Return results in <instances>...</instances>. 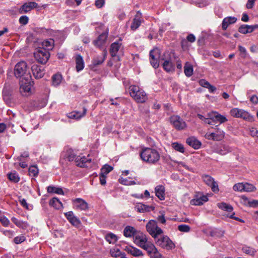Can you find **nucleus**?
Segmentation results:
<instances>
[{"instance_id": "1", "label": "nucleus", "mask_w": 258, "mask_h": 258, "mask_svg": "<svg viewBox=\"0 0 258 258\" xmlns=\"http://www.w3.org/2000/svg\"><path fill=\"white\" fill-rule=\"evenodd\" d=\"M134 242L140 247L146 250L151 256L157 254L158 251L155 245L148 240L147 236L141 231H138L134 238Z\"/></svg>"}, {"instance_id": "2", "label": "nucleus", "mask_w": 258, "mask_h": 258, "mask_svg": "<svg viewBox=\"0 0 258 258\" xmlns=\"http://www.w3.org/2000/svg\"><path fill=\"white\" fill-rule=\"evenodd\" d=\"M140 156L144 161L150 164L156 163L160 158L159 152L151 148H143L140 152Z\"/></svg>"}, {"instance_id": "3", "label": "nucleus", "mask_w": 258, "mask_h": 258, "mask_svg": "<svg viewBox=\"0 0 258 258\" xmlns=\"http://www.w3.org/2000/svg\"><path fill=\"white\" fill-rule=\"evenodd\" d=\"M129 91L131 97L138 103H144L147 99L146 93L137 86H131Z\"/></svg>"}, {"instance_id": "4", "label": "nucleus", "mask_w": 258, "mask_h": 258, "mask_svg": "<svg viewBox=\"0 0 258 258\" xmlns=\"http://www.w3.org/2000/svg\"><path fill=\"white\" fill-rule=\"evenodd\" d=\"M14 74L17 78H20L21 80L25 77L30 78L28 67L26 62L24 61H21L17 63L14 69Z\"/></svg>"}, {"instance_id": "5", "label": "nucleus", "mask_w": 258, "mask_h": 258, "mask_svg": "<svg viewBox=\"0 0 258 258\" xmlns=\"http://www.w3.org/2000/svg\"><path fill=\"white\" fill-rule=\"evenodd\" d=\"M230 115L236 118H241L248 121H252L253 117L248 112L238 108H234L230 111Z\"/></svg>"}, {"instance_id": "6", "label": "nucleus", "mask_w": 258, "mask_h": 258, "mask_svg": "<svg viewBox=\"0 0 258 258\" xmlns=\"http://www.w3.org/2000/svg\"><path fill=\"white\" fill-rule=\"evenodd\" d=\"M147 231L155 239L163 233V230L158 226L156 221L150 220L146 225Z\"/></svg>"}, {"instance_id": "7", "label": "nucleus", "mask_w": 258, "mask_h": 258, "mask_svg": "<svg viewBox=\"0 0 258 258\" xmlns=\"http://www.w3.org/2000/svg\"><path fill=\"white\" fill-rule=\"evenodd\" d=\"M34 55L38 62L44 64L48 61L50 53L44 48L39 47L35 50Z\"/></svg>"}, {"instance_id": "8", "label": "nucleus", "mask_w": 258, "mask_h": 258, "mask_svg": "<svg viewBox=\"0 0 258 258\" xmlns=\"http://www.w3.org/2000/svg\"><path fill=\"white\" fill-rule=\"evenodd\" d=\"M20 92L23 96H28L31 93L30 78H22L20 81Z\"/></svg>"}, {"instance_id": "9", "label": "nucleus", "mask_w": 258, "mask_h": 258, "mask_svg": "<svg viewBox=\"0 0 258 258\" xmlns=\"http://www.w3.org/2000/svg\"><path fill=\"white\" fill-rule=\"evenodd\" d=\"M156 243L162 248L167 249H172L175 246L173 241L167 236L158 238L156 240Z\"/></svg>"}, {"instance_id": "10", "label": "nucleus", "mask_w": 258, "mask_h": 258, "mask_svg": "<svg viewBox=\"0 0 258 258\" xmlns=\"http://www.w3.org/2000/svg\"><path fill=\"white\" fill-rule=\"evenodd\" d=\"M207 116L210 117L212 121L211 125H214L216 123L221 124L228 121L227 118L216 111H212L208 113Z\"/></svg>"}, {"instance_id": "11", "label": "nucleus", "mask_w": 258, "mask_h": 258, "mask_svg": "<svg viewBox=\"0 0 258 258\" xmlns=\"http://www.w3.org/2000/svg\"><path fill=\"white\" fill-rule=\"evenodd\" d=\"M170 122L178 130H182L186 127V124L179 116L173 115L170 117Z\"/></svg>"}, {"instance_id": "12", "label": "nucleus", "mask_w": 258, "mask_h": 258, "mask_svg": "<svg viewBox=\"0 0 258 258\" xmlns=\"http://www.w3.org/2000/svg\"><path fill=\"white\" fill-rule=\"evenodd\" d=\"M110 53L112 57L117 56L123 54V47L120 42H115L110 46Z\"/></svg>"}, {"instance_id": "13", "label": "nucleus", "mask_w": 258, "mask_h": 258, "mask_svg": "<svg viewBox=\"0 0 258 258\" xmlns=\"http://www.w3.org/2000/svg\"><path fill=\"white\" fill-rule=\"evenodd\" d=\"M160 50L157 48H155L150 51V63L154 68H157L159 66L158 59L160 56Z\"/></svg>"}, {"instance_id": "14", "label": "nucleus", "mask_w": 258, "mask_h": 258, "mask_svg": "<svg viewBox=\"0 0 258 258\" xmlns=\"http://www.w3.org/2000/svg\"><path fill=\"white\" fill-rule=\"evenodd\" d=\"M202 178L204 182L211 187L213 191L216 192L219 191L218 184L215 181L213 177L208 175H204L203 176Z\"/></svg>"}, {"instance_id": "15", "label": "nucleus", "mask_w": 258, "mask_h": 258, "mask_svg": "<svg viewBox=\"0 0 258 258\" xmlns=\"http://www.w3.org/2000/svg\"><path fill=\"white\" fill-rule=\"evenodd\" d=\"M208 201V198L207 196L202 193H198L195 195L194 198L192 199L190 203L192 205L200 206Z\"/></svg>"}, {"instance_id": "16", "label": "nucleus", "mask_w": 258, "mask_h": 258, "mask_svg": "<svg viewBox=\"0 0 258 258\" xmlns=\"http://www.w3.org/2000/svg\"><path fill=\"white\" fill-rule=\"evenodd\" d=\"M74 209L80 211H86L88 209V203L83 199L77 198L73 201Z\"/></svg>"}, {"instance_id": "17", "label": "nucleus", "mask_w": 258, "mask_h": 258, "mask_svg": "<svg viewBox=\"0 0 258 258\" xmlns=\"http://www.w3.org/2000/svg\"><path fill=\"white\" fill-rule=\"evenodd\" d=\"M143 21L144 20L142 18L141 13L138 11L133 20L131 25V30L133 31L137 30Z\"/></svg>"}, {"instance_id": "18", "label": "nucleus", "mask_w": 258, "mask_h": 258, "mask_svg": "<svg viewBox=\"0 0 258 258\" xmlns=\"http://www.w3.org/2000/svg\"><path fill=\"white\" fill-rule=\"evenodd\" d=\"M31 70L33 76L36 79L41 78L45 74L43 67L36 64H34L32 66Z\"/></svg>"}, {"instance_id": "19", "label": "nucleus", "mask_w": 258, "mask_h": 258, "mask_svg": "<svg viewBox=\"0 0 258 258\" xmlns=\"http://www.w3.org/2000/svg\"><path fill=\"white\" fill-rule=\"evenodd\" d=\"M91 162V159L85 156H78L75 158V163L77 166L80 167H86Z\"/></svg>"}, {"instance_id": "20", "label": "nucleus", "mask_w": 258, "mask_h": 258, "mask_svg": "<svg viewBox=\"0 0 258 258\" xmlns=\"http://www.w3.org/2000/svg\"><path fill=\"white\" fill-rule=\"evenodd\" d=\"M38 4L34 2L26 3L19 9L20 14L27 13L37 7Z\"/></svg>"}, {"instance_id": "21", "label": "nucleus", "mask_w": 258, "mask_h": 258, "mask_svg": "<svg viewBox=\"0 0 258 258\" xmlns=\"http://www.w3.org/2000/svg\"><path fill=\"white\" fill-rule=\"evenodd\" d=\"M256 29H258V25H248L243 24L239 27L238 31L240 33L245 34L252 32Z\"/></svg>"}, {"instance_id": "22", "label": "nucleus", "mask_w": 258, "mask_h": 258, "mask_svg": "<svg viewBox=\"0 0 258 258\" xmlns=\"http://www.w3.org/2000/svg\"><path fill=\"white\" fill-rule=\"evenodd\" d=\"M64 214L67 219L73 226H78L80 224L81 222L80 220L74 216L72 211H69Z\"/></svg>"}, {"instance_id": "23", "label": "nucleus", "mask_w": 258, "mask_h": 258, "mask_svg": "<svg viewBox=\"0 0 258 258\" xmlns=\"http://www.w3.org/2000/svg\"><path fill=\"white\" fill-rule=\"evenodd\" d=\"M124 250L134 256H140L144 255L140 249L131 245L125 246Z\"/></svg>"}, {"instance_id": "24", "label": "nucleus", "mask_w": 258, "mask_h": 258, "mask_svg": "<svg viewBox=\"0 0 258 258\" xmlns=\"http://www.w3.org/2000/svg\"><path fill=\"white\" fill-rule=\"evenodd\" d=\"M107 55V51L104 50L101 55L95 56L92 60V64L96 66L101 64L104 61Z\"/></svg>"}, {"instance_id": "25", "label": "nucleus", "mask_w": 258, "mask_h": 258, "mask_svg": "<svg viewBox=\"0 0 258 258\" xmlns=\"http://www.w3.org/2000/svg\"><path fill=\"white\" fill-rule=\"evenodd\" d=\"M87 109L83 108V111L82 112H80L79 111H73L72 112L69 113L67 114V116L68 118L70 119L79 120L85 115Z\"/></svg>"}, {"instance_id": "26", "label": "nucleus", "mask_w": 258, "mask_h": 258, "mask_svg": "<svg viewBox=\"0 0 258 258\" xmlns=\"http://www.w3.org/2000/svg\"><path fill=\"white\" fill-rule=\"evenodd\" d=\"M237 18L235 17H227L225 18L222 23V29L225 30L228 26L235 23L237 21Z\"/></svg>"}, {"instance_id": "27", "label": "nucleus", "mask_w": 258, "mask_h": 258, "mask_svg": "<svg viewBox=\"0 0 258 258\" xmlns=\"http://www.w3.org/2000/svg\"><path fill=\"white\" fill-rule=\"evenodd\" d=\"M232 149L228 145L221 144L219 145L216 149V153L222 155H225L227 153L231 152Z\"/></svg>"}, {"instance_id": "28", "label": "nucleus", "mask_w": 258, "mask_h": 258, "mask_svg": "<svg viewBox=\"0 0 258 258\" xmlns=\"http://www.w3.org/2000/svg\"><path fill=\"white\" fill-rule=\"evenodd\" d=\"M135 209L139 212L145 213L154 210V208L142 203H138L136 205Z\"/></svg>"}, {"instance_id": "29", "label": "nucleus", "mask_w": 258, "mask_h": 258, "mask_svg": "<svg viewBox=\"0 0 258 258\" xmlns=\"http://www.w3.org/2000/svg\"><path fill=\"white\" fill-rule=\"evenodd\" d=\"M186 143L195 149H199L201 146V142L194 137L187 138Z\"/></svg>"}, {"instance_id": "30", "label": "nucleus", "mask_w": 258, "mask_h": 258, "mask_svg": "<svg viewBox=\"0 0 258 258\" xmlns=\"http://www.w3.org/2000/svg\"><path fill=\"white\" fill-rule=\"evenodd\" d=\"M76 68L78 72H79L84 68V62L82 56L78 54L75 57Z\"/></svg>"}, {"instance_id": "31", "label": "nucleus", "mask_w": 258, "mask_h": 258, "mask_svg": "<svg viewBox=\"0 0 258 258\" xmlns=\"http://www.w3.org/2000/svg\"><path fill=\"white\" fill-rule=\"evenodd\" d=\"M138 231L133 227L127 226L124 229L123 235L126 237L130 238L133 237L134 238Z\"/></svg>"}, {"instance_id": "32", "label": "nucleus", "mask_w": 258, "mask_h": 258, "mask_svg": "<svg viewBox=\"0 0 258 258\" xmlns=\"http://www.w3.org/2000/svg\"><path fill=\"white\" fill-rule=\"evenodd\" d=\"M156 196L160 200L165 199V188L162 185H158L155 187Z\"/></svg>"}, {"instance_id": "33", "label": "nucleus", "mask_w": 258, "mask_h": 258, "mask_svg": "<svg viewBox=\"0 0 258 258\" xmlns=\"http://www.w3.org/2000/svg\"><path fill=\"white\" fill-rule=\"evenodd\" d=\"M108 36V33L106 32L103 33L100 35L97 39L94 41V43L98 47H100L106 41Z\"/></svg>"}, {"instance_id": "34", "label": "nucleus", "mask_w": 258, "mask_h": 258, "mask_svg": "<svg viewBox=\"0 0 258 258\" xmlns=\"http://www.w3.org/2000/svg\"><path fill=\"white\" fill-rule=\"evenodd\" d=\"M162 66L167 72H172L174 70V65L171 62L170 59L167 58L164 60V61L162 63Z\"/></svg>"}, {"instance_id": "35", "label": "nucleus", "mask_w": 258, "mask_h": 258, "mask_svg": "<svg viewBox=\"0 0 258 258\" xmlns=\"http://www.w3.org/2000/svg\"><path fill=\"white\" fill-rule=\"evenodd\" d=\"M49 205L57 210L61 209L63 207L62 203L56 198L51 199L49 201Z\"/></svg>"}, {"instance_id": "36", "label": "nucleus", "mask_w": 258, "mask_h": 258, "mask_svg": "<svg viewBox=\"0 0 258 258\" xmlns=\"http://www.w3.org/2000/svg\"><path fill=\"white\" fill-rule=\"evenodd\" d=\"M54 40L52 39L44 40L42 43V48H44L46 50L49 51L52 50L54 46Z\"/></svg>"}, {"instance_id": "37", "label": "nucleus", "mask_w": 258, "mask_h": 258, "mask_svg": "<svg viewBox=\"0 0 258 258\" xmlns=\"http://www.w3.org/2000/svg\"><path fill=\"white\" fill-rule=\"evenodd\" d=\"M8 177L9 179L14 183H17L20 181V178L16 171H12L8 173Z\"/></svg>"}, {"instance_id": "38", "label": "nucleus", "mask_w": 258, "mask_h": 258, "mask_svg": "<svg viewBox=\"0 0 258 258\" xmlns=\"http://www.w3.org/2000/svg\"><path fill=\"white\" fill-rule=\"evenodd\" d=\"M218 207L229 213H230L233 211V208L232 206L225 203H220L217 204Z\"/></svg>"}, {"instance_id": "39", "label": "nucleus", "mask_w": 258, "mask_h": 258, "mask_svg": "<svg viewBox=\"0 0 258 258\" xmlns=\"http://www.w3.org/2000/svg\"><path fill=\"white\" fill-rule=\"evenodd\" d=\"M62 80L60 74H57L54 75L52 78V84L54 87H57L60 85Z\"/></svg>"}, {"instance_id": "40", "label": "nucleus", "mask_w": 258, "mask_h": 258, "mask_svg": "<svg viewBox=\"0 0 258 258\" xmlns=\"http://www.w3.org/2000/svg\"><path fill=\"white\" fill-rule=\"evenodd\" d=\"M47 191L49 193H55L58 195H63L64 192L60 187H54L53 186H49L47 187Z\"/></svg>"}, {"instance_id": "41", "label": "nucleus", "mask_w": 258, "mask_h": 258, "mask_svg": "<svg viewBox=\"0 0 258 258\" xmlns=\"http://www.w3.org/2000/svg\"><path fill=\"white\" fill-rule=\"evenodd\" d=\"M11 220L14 223H15L16 225L20 228L25 229L28 226V224L26 222L20 221L15 217H12Z\"/></svg>"}, {"instance_id": "42", "label": "nucleus", "mask_w": 258, "mask_h": 258, "mask_svg": "<svg viewBox=\"0 0 258 258\" xmlns=\"http://www.w3.org/2000/svg\"><path fill=\"white\" fill-rule=\"evenodd\" d=\"M171 146L176 151L179 152L181 153H184L185 152V149L183 145L178 142L172 143Z\"/></svg>"}, {"instance_id": "43", "label": "nucleus", "mask_w": 258, "mask_h": 258, "mask_svg": "<svg viewBox=\"0 0 258 258\" xmlns=\"http://www.w3.org/2000/svg\"><path fill=\"white\" fill-rule=\"evenodd\" d=\"M184 74L186 76L189 77L193 74V67L192 65L186 62L184 67Z\"/></svg>"}, {"instance_id": "44", "label": "nucleus", "mask_w": 258, "mask_h": 258, "mask_svg": "<svg viewBox=\"0 0 258 258\" xmlns=\"http://www.w3.org/2000/svg\"><path fill=\"white\" fill-rule=\"evenodd\" d=\"M119 182L120 183L125 185H132L139 184V182H137L134 180H129L127 178H124L123 177L119 178Z\"/></svg>"}, {"instance_id": "45", "label": "nucleus", "mask_w": 258, "mask_h": 258, "mask_svg": "<svg viewBox=\"0 0 258 258\" xmlns=\"http://www.w3.org/2000/svg\"><path fill=\"white\" fill-rule=\"evenodd\" d=\"M106 240L110 243H114L117 240V237L113 233H108L106 235Z\"/></svg>"}, {"instance_id": "46", "label": "nucleus", "mask_w": 258, "mask_h": 258, "mask_svg": "<svg viewBox=\"0 0 258 258\" xmlns=\"http://www.w3.org/2000/svg\"><path fill=\"white\" fill-rule=\"evenodd\" d=\"M112 167L107 164H105L101 169L100 174L106 176L109 172L112 170Z\"/></svg>"}, {"instance_id": "47", "label": "nucleus", "mask_w": 258, "mask_h": 258, "mask_svg": "<svg viewBox=\"0 0 258 258\" xmlns=\"http://www.w3.org/2000/svg\"><path fill=\"white\" fill-rule=\"evenodd\" d=\"M242 251L244 253L250 255H253L255 252V250L253 248L248 246H244L242 248Z\"/></svg>"}, {"instance_id": "48", "label": "nucleus", "mask_w": 258, "mask_h": 258, "mask_svg": "<svg viewBox=\"0 0 258 258\" xmlns=\"http://www.w3.org/2000/svg\"><path fill=\"white\" fill-rule=\"evenodd\" d=\"M110 254L112 256L117 258L122 254V252L117 248H113L110 249Z\"/></svg>"}, {"instance_id": "49", "label": "nucleus", "mask_w": 258, "mask_h": 258, "mask_svg": "<svg viewBox=\"0 0 258 258\" xmlns=\"http://www.w3.org/2000/svg\"><path fill=\"white\" fill-rule=\"evenodd\" d=\"M30 175L36 176L38 173V169L36 166H31L29 168Z\"/></svg>"}, {"instance_id": "50", "label": "nucleus", "mask_w": 258, "mask_h": 258, "mask_svg": "<svg viewBox=\"0 0 258 258\" xmlns=\"http://www.w3.org/2000/svg\"><path fill=\"white\" fill-rule=\"evenodd\" d=\"M255 187L251 184L244 183V191L250 192L255 190Z\"/></svg>"}, {"instance_id": "51", "label": "nucleus", "mask_w": 258, "mask_h": 258, "mask_svg": "<svg viewBox=\"0 0 258 258\" xmlns=\"http://www.w3.org/2000/svg\"><path fill=\"white\" fill-rule=\"evenodd\" d=\"M233 189L234 191H244V183H236L233 186Z\"/></svg>"}, {"instance_id": "52", "label": "nucleus", "mask_w": 258, "mask_h": 258, "mask_svg": "<svg viewBox=\"0 0 258 258\" xmlns=\"http://www.w3.org/2000/svg\"><path fill=\"white\" fill-rule=\"evenodd\" d=\"M215 133V140L220 141L222 140L224 137V132L220 130H218L217 133Z\"/></svg>"}, {"instance_id": "53", "label": "nucleus", "mask_w": 258, "mask_h": 258, "mask_svg": "<svg viewBox=\"0 0 258 258\" xmlns=\"http://www.w3.org/2000/svg\"><path fill=\"white\" fill-rule=\"evenodd\" d=\"M190 227L185 224H181L179 225L178 227V229L181 231L183 232H188L190 230Z\"/></svg>"}, {"instance_id": "54", "label": "nucleus", "mask_w": 258, "mask_h": 258, "mask_svg": "<svg viewBox=\"0 0 258 258\" xmlns=\"http://www.w3.org/2000/svg\"><path fill=\"white\" fill-rule=\"evenodd\" d=\"M238 49L240 53V55L243 58H245L247 56H248V54L247 53V51L246 49L242 46H238Z\"/></svg>"}, {"instance_id": "55", "label": "nucleus", "mask_w": 258, "mask_h": 258, "mask_svg": "<svg viewBox=\"0 0 258 258\" xmlns=\"http://www.w3.org/2000/svg\"><path fill=\"white\" fill-rule=\"evenodd\" d=\"M0 222L4 226L6 227L8 226L10 224V221L9 219L3 215H0Z\"/></svg>"}, {"instance_id": "56", "label": "nucleus", "mask_w": 258, "mask_h": 258, "mask_svg": "<svg viewBox=\"0 0 258 258\" xmlns=\"http://www.w3.org/2000/svg\"><path fill=\"white\" fill-rule=\"evenodd\" d=\"M25 240V237L23 235H21L16 237L14 239V241L16 244H20L24 241Z\"/></svg>"}, {"instance_id": "57", "label": "nucleus", "mask_w": 258, "mask_h": 258, "mask_svg": "<svg viewBox=\"0 0 258 258\" xmlns=\"http://www.w3.org/2000/svg\"><path fill=\"white\" fill-rule=\"evenodd\" d=\"M198 116L200 119L203 120L205 123H207L209 124H212V121L210 120V117H209L208 116L207 117H205L203 115L198 114Z\"/></svg>"}, {"instance_id": "58", "label": "nucleus", "mask_w": 258, "mask_h": 258, "mask_svg": "<svg viewBox=\"0 0 258 258\" xmlns=\"http://www.w3.org/2000/svg\"><path fill=\"white\" fill-rule=\"evenodd\" d=\"M29 18L27 16H22L19 18V21L21 24L26 25L28 23Z\"/></svg>"}, {"instance_id": "59", "label": "nucleus", "mask_w": 258, "mask_h": 258, "mask_svg": "<svg viewBox=\"0 0 258 258\" xmlns=\"http://www.w3.org/2000/svg\"><path fill=\"white\" fill-rule=\"evenodd\" d=\"M77 156H78L75 155L73 151H70L69 152H68L67 158L68 159V160L70 161H72L73 160L75 161V158Z\"/></svg>"}, {"instance_id": "60", "label": "nucleus", "mask_w": 258, "mask_h": 258, "mask_svg": "<svg viewBox=\"0 0 258 258\" xmlns=\"http://www.w3.org/2000/svg\"><path fill=\"white\" fill-rule=\"evenodd\" d=\"M248 205L250 207H258V200H253L251 201H248Z\"/></svg>"}, {"instance_id": "61", "label": "nucleus", "mask_w": 258, "mask_h": 258, "mask_svg": "<svg viewBox=\"0 0 258 258\" xmlns=\"http://www.w3.org/2000/svg\"><path fill=\"white\" fill-rule=\"evenodd\" d=\"M234 215H235L234 212H232L231 214L228 213L226 215V217H229V218H230L231 219H234V220H235L236 221H240V222H244L243 220H242V219H240V218H239L238 217H235Z\"/></svg>"}, {"instance_id": "62", "label": "nucleus", "mask_w": 258, "mask_h": 258, "mask_svg": "<svg viewBox=\"0 0 258 258\" xmlns=\"http://www.w3.org/2000/svg\"><path fill=\"white\" fill-rule=\"evenodd\" d=\"M200 85L205 88H208L209 85L210 84L208 81L204 79H202L199 81Z\"/></svg>"}, {"instance_id": "63", "label": "nucleus", "mask_w": 258, "mask_h": 258, "mask_svg": "<svg viewBox=\"0 0 258 258\" xmlns=\"http://www.w3.org/2000/svg\"><path fill=\"white\" fill-rule=\"evenodd\" d=\"M20 203H21V205H22L23 207H24V208H26V209H28V210L30 209V207H31V206H29V205L27 204V202H26V200H25L24 199H23L21 200L20 201Z\"/></svg>"}, {"instance_id": "64", "label": "nucleus", "mask_w": 258, "mask_h": 258, "mask_svg": "<svg viewBox=\"0 0 258 258\" xmlns=\"http://www.w3.org/2000/svg\"><path fill=\"white\" fill-rule=\"evenodd\" d=\"M250 101L254 104L258 103V97L255 95H253L250 98Z\"/></svg>"}]
</instances>
